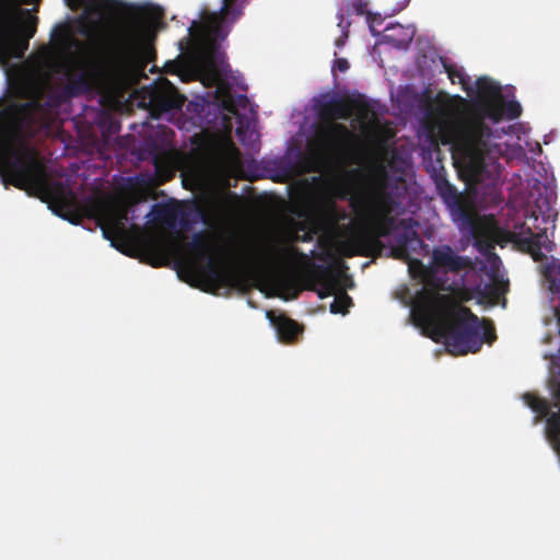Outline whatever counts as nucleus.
I'll return each mask as SVG.
<instances>
[{
	"label": "nucleus",
	"instance_id": "obj_8",
	"mask_svg": "<svg viewBox=\"0 0 560 560\" xmlns=\"http://www.w3.org/2000/svg\"><path fill=\"white\" fill-rule=\"evenodd\" d=\"M247 0H223L219 12H206L202 16L201 26L206 40L202 46V55L209 62L214 61L219 55V42L226 38L230 33V25L242 14Z\"/></svg>",
	"mask_w": 560,
	"mask_h": 560
},
{
	"label": "nucleus",
	"instance_id": "obj_2",
	"mask_svg": "<svg viewBox=\"0 0 560 560\" xmlns=\"http://www.w3.org/2000/svg\"><path fill=\"white\" fill-rule=\"evenodd\" d=\"M415 320L435 342H443L453 354L476 353L483 342L495 338L494 327L480 320L470 308L448 295L420 290L411 310Z\"/></svg>",
	"mask_w": 560,
	"mask_h": 560
},
{
	"label": "nucleus",
	"instance_id": "obj_17",
	"mask_svg": "<svg viewBox=\"0 0 560 560\" xmlns=\"http://www.w3.org/2000/svg\"><path fill=\"white\" fill-rule=\"evenodd\" d=\"M156 218L167 225H174L176 222L183 230L191 226L189 213L183 209H178L168 205L155 206Z\"/></svg>",
	"mask_w": 560,
	"mask_h": 560
},
{
	"label": "nucleus",
	"instance_id": "obj_10",
	"mask_svg": "<svg viewBox=\"0 0 560 560\" xmlns=\"http://www.w3.org/2000/svg\"><path fill=\"white\" fill-rule=\"evenodd\" d=\"M416 262L421 268V280L425 288L423 290L436 293L440 289L441 281L436 278L435 269H444L445 271L459 272L471 266V259L457 255L450 245L434 247L432 250V267L425 268L420 260Z\"/></svg>",
	"mask_w": 560,
	"mask_h": 560
},
{
	"label": "nucleus",
	"instance_id": "obj_21",
	"mask_svg": "<svg viewBox=\"0 0 560 560\" xmlns=\"http://www.w3.org/2000/svg\"><path fill=\"white\" fill-rule=\"evenodd\" d=\"M272 322L276 326L277 334L281 341L291 342L296 338V336L301 331V328L295 320L288 318L283 315H279L278 317L272 319Z\"/></svg>",
	"mask_w": 560,
	"mask_h": 560
},
{
	"label": "nucleus",
	"instance_id": "obj_31",
	"mask_svg": "<svg viewBox=\"0 0 560 560\" xmlns=\"http://www.w3.org/2000/svg\"><path fill=\"white\" fill-rule=\"evenodd\" d=\"M522 114V107L516 101H509L505 103L503 101V117L505 116L508 119H515L520 117Z\"/></svg>",
	"mask_w": 560,
	"mask_h": 560
},
{
	"label": "nucleus",
	"instance_id": "obj_24",
	"mask_svg": "<svg viewBox=\"0 0 560 560\" xmlns=\"http://www.w3.org/2000/svg\"><path fill=\"white\" fill-rule=\"evenodd\" d=\"M320 213L324 220L331 225H337L339 222L347 219V213L340 209L334 200H327L320 208Z\"/></svg>",
	"mask_w": 560,
	"mask_h": 560
},
{
	"label": "nucleus",
	"instance_id": "obj_7",
	"mask_svg": "<svg viewBox=\"0 0 560 560\" xmlns=\"http://www.w3.org/2000/svg\"><path fill=\"white\" fill-rule=\"evenodd\" d=\"M0 165L4 180L21 190L46 186V168L37 152L27 144L14 147L5 130H0Z\"/></svg>",
	"mask_w": 560,
	"mask_h": 560
},
{
	"label": "nucleus",
	"instance_id": "obj_39",
	"mask_svg": "<svg viewBox=\"0 0 560 560\" xmlns=\"http://www.w3.org/2000/svg\"><path fill=\"white\" fill-rule=\"evenodd\" d=\"M337 268L339 269L340 272H343L345 270L348 269V266L346 265V262L343 260H338Z\"/></svg>",
	"mask_w": 560,
	"mask_h": 560
},
{
	"label": "nucleus",
	"instance_id": "obj_33",
	"mask_svg": "<svg viewBox=\"0 0 560 560\" xmlns=\"http://www.w3.org/2000/svg\"><path fill=\"white\" fill-rule=\"evenodd\" d=\"M183 101L178 98L161 97L159 100V106L162 110L168 112L171 109L180 108Z\"/></svg>",
	"mask_w": 560,
	"mask_h": 560
},
{
	"label": "nucleus",
	"instance_id": "obj_37",
	"mask_svg": "<svg viewBox=\"0 0 560 560\" xmlns=\"http://www.w3.org/2000/svg\"><path fill=\"white\" fill-rule=\"evenodd\" d=\"M349 25H350V23L348 22V23H347V26H346V30H343V32H342V35H341L340 37H338V38L336 39V42H335L336 46H337V47H339V48L343 47V45L346 44V40H347V38H348V33H349V32H348V30H347V27H348Z\"/></svg>",
	"mask_w": 560,
	"mask_h": 560
},
{
	"label": "nucleus",
	"instance_id": "obj_41",
	"mask_svg": "<svg viewBox=\"0 0 560 560\" xmlns=\"http://www.w3.org/2000/svg\"><path fill=\"white\" fill-rule=\"evenodd\" d=\"M338 18H339V26L343 27V26H342V23H343V21H345L343 14H342V13H339V14H338Z\"/></svg>",
	"mask_w": 560,
	"mask_h": 560
},
{
	"label": "nucleus",
	"instance_id": "obj_29",
	"mask_svg": "<svg viewBox=\"0 0 560 560\" xmlns=\"http://www.w3.org/2000/svg\"><path fill=\"white\" fill-rule=\"evenodd\" d=\"M472 292L481 300H491L498 296V289L492 283L477 284Z\"/></svg>",
	"mask_w": 560,
	"mask_h": 560
},
{
	"label": "nucleus",
	"instance_id": "obj_20",
	"mask_svg": "<svg viewBox=\"0 0 560 560\" xmlns=\"http://www.w3.org/2000/svg\"><path fill=\"white\" fill-rule=\"evenodd\" d=\"M485 259H476L474 262L471 261L470 269L478 270L487 275L491 281H494L501 266V259L494 252L487 253Z\"/></svg>",
	"mask_w": 560,
	"mask_h": 560
},
{
	"label": "nucleus",
	"instance_id": "obj_32",
	"mask_svg": "<svg viewBox=\"0 0 560 560\" xmlns=\"http://www.w3.org/2000/svg\"><path fill=\"white\" fill-rule=\"evenodd\" d=\"M444 67H445V71L448 74L450 80L453 83H455V79H458V82L463 85V89L466 90L467 92H469V90L467 88V78L463 73V71L460 69L455 68L454 66L445 65Z\"/></svg>",
	"mask_w": 560,
	"mask_h": 560
},
{
	"label": "nucleus",
	"instance_id": "obj_35",
	"mask_svg": "<svg viewBox=\"0 0 560 560\" xmlns=\"http://www.w3.org/2000/svg\"><path fill=\"white\" fill-rule=\"evenodd\" d=\"M476 246L485 256H487V253L493 252V249H494V246L487 240L477 238Z\"/></svg>",
	"mask_w": 560,
	"mask_h": 560
},
{
	"label": "nucleus",
	"instance_id": "obj_3",
	"mask_svg": "<svg viewBox=\"0 0 560 560\" xmlns=\"http://www.w3.org/2000/svg\"><path fill=\"white\" fill-rule=\"evenodd\" d=\"M315 108L319 120L323 122L317 131L319 148L312 150L308 154L299 152L295 163L281 160L279 167L288 175L319 172L325 153L338 156L349 155L358 137L345 124L335 120H347L355 114L359 120L364 121L373 115V107L362 94L320 101L315 105Z\"/></svg>",
	"mask_w": 560,
	"mask_h": 560
},
{
	"label": "nucleus",
	"instance_id": "obj_43",
	"mask_svg": "<svg viewBox=\"0 0 560 560\" xmlns=\"http://www.w3.org/2000/svg\"><path fill=\"white\" fill-rule=\"evenodd\" d=\"M120 219H124V220H126V219H127V212H126V211H124V212L121 213Z\"/></svg>",
	"mask_w": 560,
	"mask_h": 560
},
{
	"label": "nucleus",
	"instance_id": "obj_18",
	"mask_svg": "<svg viewBox=\"0 0 560 560\" xmlns=\"http://www.w3.org/2000/svg\"><path fill=\"white\" fill-rule=\"evenodd\" d=\"M55 200L63 213L59 215L69 222L77 224L81 220V214L72 209V201L75 200V195L72 190L66 191L62 187L56 190Z\"/></svg>",
	"mask_w": 560,
	"mask_h": 560
},
{
	"label": "nucleus",
	"instance_id": "obj_9",
	"mask_svg": "<svg viewBox=\"0 0 560 560\" xmlns=\"http://www.w3.org/2000/svg\"><path fill=\"white\" fill-rule=\"evenodd\" d=\"M36 0H22L33 3ZM21 0H2L0 4V65L9 66L11 59H22L28 49L30 40L19 34L15 27V15L9 4H19Z\"/></svg>",
	"mask_w": 560,
	"mask_h": 560
},
{
	"label": "nucleus",
	"instance_id": "obj_25",
	"mask_svg": "<svg viewBox=\"0 0 560 560\" xmlns=\"http://www.w3.org/2000/svg\"><path fill=\"white\" fill-rule=\"evenodd\" d=\"M334 301L330 303L329 310L332 314H346L350 306L353 305L352 299L343 291L336 292Z\"/></svg>",
	"mask_w": 560,
	"mask_h": 560
},
{
	"label": "nucleus",
	"instance_id": "obj_42",
	"mask_svg": "<svg viewBox=\"0 0 560 560\" xmlns=\"http://www.w3.org/2000/svg\"><path fill=\"white\" fill-rule=\"evenodd\" d=\"M119 224H120V223H119V222H117V221H116V222H114V224H113V230H114V231L118 230V229H119Z\"/></svg>",
	"mask_w": 560,
	"mask_h": 560
},
{
	"label": "nucleus",
	"instance_id": "obj_40",
	"mask_svg": "<svg viewBox=\"0 0 560 560\" xmlns=\"http://www.w3.org/2000/svg\"><path fill=\"white\" fill-rule=\"evenodd\" d=\"M103 234H104L105 238H107V240L112 238L110 231L108 229H103Z\"/></svg>",
	"mask_w": 560,
	"mask_h": 560
},
{
	"label": "nucleus",
	"instance_id": "obj_34",
	"mask_svg": "<svg viewBox=\"0 0 560 560\" xmlns=\"http://www.w3.org/2000/svg\"><path fill=\"white\" fill-rule=\"evenodd\" d=\"M98 5L102 9L112 10V11L130 9L120 0H102V1H100Z\"/></svg>",
	"mask_w": 560,
	"mask_h": 560
},
{
	"label": "nucleus",
	"instance_id": "obj_16",
	"mask_svg": "<svg viewBox=\"0 0 560 560\" xmlns=\"http://www.w3.org/2000/svg\"><path fill=\"white\" fill-rule=\"evenodd\" d=\"M295 253V247L281 245L275 240H269L262 244L257 255V261L265 267H275Z\"/></svg>",
	"mask_w": 560,
	"mask_h": 560
},
{
	"label": "nucleus",
	"instance_id": "obj_26",
	"mask_svg": "<svg viewBox=\"0 0 560 560\" xmlns=\"http://www.w3.org/2000/svg\"><path fill=\"white\" fill-rule=\"evenodd\" d=\"M101 27V21L100 20H85L82 19L79 22L78 26V33L90 40L98 39V31Z\"/></svg>",
	"mask_w": 560,
	"mask_h": 560
},
{
	"label": "nucleus",
	"instance_id": "obj_19",
	"mask_svg": "<svg viewBox=\"0 0 560 560\" xmlns=\"http://www.w3.org/2000/svg\"><path fill=\"white\" fill-rule=\"evenodd\" d=\"M413 32L409 27L400 24L386 26L384 30L385 42L392 44L396 48H406L412 40Z\"/></svg>",
	"mask_w": 560,
	"mask_h": 560
},
{
	"label": "nucleus",
	"instance_id": "obj_23",
	"mask_svg": "<svg viewBox=\"0 0 560 560\" xmlns=\"http://www.w3.org/2000/svg\"><path fill=\"white\" fill-rule=\"evenodd\" d=\"M276 285L280 290L279 296L284 299H296L300 293L298 281L290 276L281 275L277 277Z\"/></svg>",
	"mask_w": 560,
	"mask_h": 560
},
{
	"label": "nucleus",
	"instance_id": "obj_15",
	"mask_svg": "<svg viewBox=\"0 0 560 560\" xmlns=\"http://www.w3.org/2000/svg\"><path fill=\"white\" fill-rule=\"evenodd\" d=\"M220 104L222 109L234 115L237 119L236 135L242 142L245 141V133L248 130V122L245 117L238 114V109L247 108L249 100L246 95H232L230 91L222 92L220 96Z\"/></svg>",
	"mask_w": 560,
	"mask_h": 560
},
{
	"label": "nucleus",
	"instance_id": "obj_14",
	"mask_svg": "<svg viewBox=\"0 0 560 560\" xmlns=\"http://www.w3.org/2000/svg\"><path fill=\"white\" fill-rule=\"evenodd\" d=\"M520 245L530 254L535 261H540L546 258L542 249L551 252V242L547 236V230L540 229L537 232L532 231L530 228L523 230L518 240Z\"/></svg>",
	"mask_w": 560,
	"mask_h": 560
},
{
	"label": "nucleus",
	"instance_id": "obj_27",
	"mask_svg": "<svg viewBox=\"0 0 560 560\" xmlns=\"http://www.w3.org/2000/svg\"><path fill=\"white\" fill-rule=\"evenodd\" d=\"M52 39L61 46H65L67 50H69L72 45H80V42L72 39L67 24L56 26L52 33Z\"/></svg>",
	"mask_w": 560,
	"mask_h": 560
},
{
	"label": "nucleus",
	"instance_id": "obj_1",
	"mask_svg": "<svg viewBox=\"0 0 560 560\" xmlns=\"http://www.w3.org/2000/svg\"><path fill=\"white\" fill-rule=\"evenodd\" d=\"M478 102L462 117H453L444 107L434 110V125L442 144L451 145L468 177L477 183L498 171L501 149L492 142L497 138L486 119L499 122L503 117L501 86L492 79L482 77L476 81Z\"/></svg>",
	"mask_w": 560,
	"mask_h": 560
},
{
	"label": "nucleus",
	"instance_id": "obj_11",
	"mask_svg": "<svg viewBox=\"0 0 560 560\" xmlns=\"http://www.w3.org/2000/svg\"><path fill=\"white\" fill-rule=\"evenodd\" d=\"M434 182L438 194L446 205L453 222L462 230L474 229L475 218L464 196L444 175L436 174Z\"/></svg>",
	"mask_w": 560,
	"mask_h": 560
},
{
	"label": "nucleus",
	"instance_id": "obj_36",
	"mask_svg": "<svg viewBox=\"0 0 560 560\" xmlns=\"http://www.w3.org/2000/svg\"><path fill=\"white\" fill-rule=\"evenodd\" d=\"M291 240L292 242H311L313 240V234L306 231H304L302 235L294 233Z\"/></svg>",
	"mask_w": 560,
	"mask_h": 560
},
{
	"label": "nucleus",
	"instance_id": "obj_6",
	"mask_svg": "<svg viewBox=\"0 0 560 560\" xmlns=\"http://www.w3.org/2000/svg\"><path fill=\"white\" fill-rule=\"evenodd\" d=\"M185 250L188 255L180 264L189 275L205 282L206 292L215 294L221 289L237 285V272L223 259L213 256L212 246L203 233H195L191 241L185 244Z\"/></svg>",
	"mask_w": 560,
	"mask_h": 560
},
{
	"label": "nucleus",
	"instance_id": "obj_4",
	"mask_svg": "<svg viewBox=\"0 0 560 560\" xmlns=\"http://www.w3.org/2000/svg\"><path fill=\"white\" fill-rule=\"evenodd\" d=\"M355 215L368 225V231L342 241L338 252L343 257H371L382 250V237H388L398 228H407L411 219H401L406 211L400 196L385 183L375 187L360 190L349 199Z\"/></svg>",
	"mask_w": 560,
	"mask_h": 560
},
{
	"label": "nucleus",
	"instance_id": "obj_28",
	"mask_svg": "<svg viewBox=\"0 0 560 560\" xmlns=\"http://www.w3.org/2000/svg\"><path fill=\"white\" fill-rule=\"evenodd\" d=\"M89 84L84 75H79L71 79L66 86V93L70 96H77L88 91Z\"/></svg>",
	"mask_w": 560,
	"mask_h": 560
},
{
	"label": "nucleus",
	"instance_id": "obj_22",
	"mask_svg": "<svg viewBox=\"0 0 560 560\" xmlns=\"http://www.w3.org/2000/svg\"><path fill=\"white\" fill-rule=\"evenodd\" d=\"M20 12L24 18L20 19L18 14L14 13L16 31L19 34H23L28 39H32L37 31L38 19L37 16L31 15L28 10H22Z\"/></svg>",
	"mask_w": 560,
	"mask_h": 560
},
{
	"label": "nucleus",
	"instance_id": "obj_38",
	"mask_svg": "<svg viewBox=\"0 0 560 560\" xmlns=\"http://www.w3.org/2000/svg\"><path fill=\"white\" fill-rule=\"evenodd\" d=\"M336 67L339 71L345 72L349 69V62L345 58H339L336 60Z\"/></svg>",
	"mask_w": 560,
	"mask_h": 560
},
{
	"label": "nucleus",
	"instance_id": "obj_13",
	"mask_svg": "<svg viewBox=\"0 0 560 560\" xmlns=\"http://www.w3.org/2000/svg\"><path fill=\"white\" fill-rule=\"evenodd\" d=\"M143 153H147L151 160L161 183L168 182L174 177V170L171 165V149L166 137H163L161 141L153 138L144 140Z\"/></svg>",
	"mask_w": 560,
	"mask_h": 560
},
{
	"label": "nucleus",
	"instance_id": "obj_12",
	"mask_svg": "<svg viewBox=\"0 0 560 560\" xmlns=\"http://www.w3.org/2000/svg\"><path fill=\"white\" fill-rule=\"evenodd\" d=\"M197 155L207 170L220 175L229 173L240 161V151L233 144L225 148L215 141L202 143Z\"/></svg>",
	"mask_w": 560,
	"mask_h": 560
},
{
	"label": "nucleus",
	"instance_id": "obj_5",
	"mask_svg": "<svg viewBox=\"0 0 560 560\" xmlns=\"http://www.w3.org/2000/svg\"><path fill=\"white\" fill-rule=\"evenodd\" d=\"M144 32L139 13H132L130 22L94 63L96 74L115 85L137 82L154 54L144 40Z\"/></svg>",
	"mask_w": 560,
	"mask_h": 560
},
{
	"label": "nucleus",
	"instance_id": "obj_30",
	"mask_svg": "<svg viewBox=\"0 0 560 560\" xmlns=\"http://www.w3.org/2000/svg\"><path fill=\"white\" fill-rule=\"evenodd\" d=\"M339 289L338 280L336 277L325 278L322 282V288L318 290L320 299L336 294Z\"/></svg>",
	"mask_w": 560,
	"mask_h": 560
}]
</instances>
